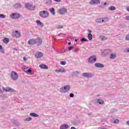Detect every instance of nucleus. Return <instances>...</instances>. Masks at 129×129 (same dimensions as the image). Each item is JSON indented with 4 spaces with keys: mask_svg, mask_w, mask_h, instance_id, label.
I'll return each mask as SVG.
<instances>
[{
    "mask_svg": "<svg viewBox=\"0 0 129 129\" xmlns=\"http://www.w3.org/2000/svg\"><path fill=\"white\" fill-rule=\"evenodd\" d=\"M49 11L50 12L51 14L53 15V16H55L56 13L55 12L54 8H51L50 9H49Z\"/></svg>",
    "mask_w": 129,
    "mask_h": 129,
    "instance_id": "aec40b11",
    "label": "nucleus"
},
{
    "mask_svg": "<svg viewBox=\"0 0 129 129\" xmlns=\"http://www.w3.org/2000/svg\"><path fill=\"white\" fill-rule=\"evenodd\" d=\"M115 7L113 6H111L109 8V10H110V11H115Z\"/></svg>",
    "mask_w": 129,
    "mask_h": 129,
    "instance_id": "c85d7f7f",
    "label": "nucleus"
},
{
    "mask_svg": "<svg viewBox=\"0 0 129 129\" xmlns=\"http://www.w3.org/2000/svg\"><path fill=\"white\" fill-rule=\"evenodd\" d=\"M46 4H47V5H51V4H52V1L49 0V1H47V2H46Z\"/></svg>",
    "mask_w": 129,
    "mask_h": 129,
    "instance_id": "2f4dec72",
    "label": "nucleus"
},
{
    "mask_svg": "<svg viewBox=\"0 0 129 129\" xmlns=\"http://www.w3.org/2000/svg\"><path fill=\"white\" fill-rule=\"evenodd\" d=\"M59 72H60L61 73H64V72H66V70H64V68L60 69H59Z\"/></svg>",
    "mask_w": 129,
    "mask_h": 129,
    "instance_id": "c756f323",
    "label": "nucleus"
},
{
    "mask_svg": "<svg viewBox=\"0 0 129 129\" xmlns=\"http://www.w3.org/2000/svg\"><path fill=\"white\" fill-rule=\"evenodd\" d=\"M30 115H31V116H34L35 117L39 116V115H37V114H36L35 113H31L30 114Z\"/></svg>",
    "mask_w": 129,
    "mask_h": 129,
    "instance_id": "bb28decb",
    "label": "nucleus"
},
{
    "mask_svg": "<svg viewBox=\"0 0 129 129\" xmlns=\"http://www.w3.org/2000/svg\"><path fill=\"white\" fill-rule=\"evenodd\" d=\"M3 42L5 44H8L10 42V39H9L8 38H6L3 39Z\"/></svg>",
    "mask_w": 129,
    "mask_h": 129,
    "instance_id": "4be33fe9",
    "label": "nucleus"
},
{
    "mask_svg": "<svg viewBox=\"0 0 129 129\" xmlns=\"http://www.w3.org/2000/svg\"><path fill=\"white\" fill-rule=\"evenodd\" d=\"M125 19L127 20V21H129V16H126Z\"/></svg>",
    "mask_w": 129,
    "mask_h": 129,
    "instance_id": "58836bf2",
    "label": "nucleus"
},
{
    "mask_svg": "<svg viewBox=\"0 0 129 129\" xmlns=\"http://www.w3.org/2000/svg\"><path fill=\"white\" fill-rule=\"evenodd\" d=\"M40 68L41 69H48V66L46 64H40L39 66Z\"/></svg>",
    "mask_w": 129,
    "mask_h": 129,
    "instance_id": "6ab92c4d",
    "label": "nucleus"
},
{
    "mask_svg": "<svg viewBox=\"0 0 129 129\" xmlns=\"http://www.w3.org/2000/svg\"><path fill=\"white\" fill-rule=\"evenodd\" d=\"M82 75H83V76H84V77H87V78H90L92 77V76H93V75H92V74L87 73H84L82 74Z\"/></svg>",
    "mask_w": 129,
    "mask_h": 129,
    "instance_id": "ddd939ff",
    "label": "nucleus"
},
{
    "mask_svg": "<svg viewBox=\"0 0 129 129\" xmlns=\"http://www.w3.org/2000/svg\"><path fill=\"white\" fill-rule=\"evenodd\" d=\"M70 97H74V94L71 93L70 95Z\"/></svg>",
    "mask_w": 129,
    "mask_h": 129,
    "instance_id": "4c0bfd02",
    "label": "nucleus"
},
{
    "mask_svg": "<svg viewBox=\"0 0 129 129\" xmlns=\"http://www.w3.org/2000/svg\"><path fill=\"white\" fill-rule=\"evenodd\" d=\"M71 129H76V128H75V127H71Z\"/></svg>",
    "mask_w": 129,
    "mask_h": 129,
    "instance_id": "8fccbe9b",
    "label": "nucleus"
},
{
    "mask_svg": "<svg viewBox=\"0 0 129 129\" xmlns=\"http://www.w3.org/2000/svg\"><path fill=\"white\" fill-rule=\"evenodd\" d=\"M70 90V86L66 85L60 89V92L62 93H66Z\"/></svg>",
    "mask_w": 129,
    "mask_h": 129,
    "instance_id": "f03ea898",
    "label": "nucleus"
},
{
    "mask_svg": "<svg viewBox=\"0 0 129 129\" xmlns=\"http://www.w3.org/2000/svg\"><path fill=\"white\" fill-rule=\"evenodd\" d=\"M104 6H106V3L105 2V3H104Z\"/></svg>",
    "mask_w": 129,
    "mask_h": 129,
    "instance_id": "5fc2aeb1",
    "label": "nucleus"
},
{
    "mask_svg": "<svg viewBox=\"0 0 129 129\" xmlns=\"http://www.w3.org/2000/svg\"><path fill=\"white\" fill-rule=\"evenodd\" d=\"M3 49V46L0 45V50Z\"/></svg>",
    "mask_w": 129,
    "mask_h": 129,
    "instance_id": "de8ad7c7",
    "label": "nucleus"
},
{
    "mask_svg": "<svg viewBox=\"0 0 129 129\" xmlns=\"http://www.w3.org/2000/svg\"><path fill=\"white\" fill-rule=\"evenodd\" d=\"M24 120H25L26 121H30L32 120V118L29 117L28 118H26V119H25Z\"/></svg>",
    "mask_w": 129,
    "mask_h": 129,
    "instance_id": "7c9ffc66",
    "label": "nucleus"
},
{
    "mask_svg": "<svg viewBox=\"0 0 129 129\" xmlns=\"http://www.w3.org/2000/svg\"><path fill=\"white\" fill-rule=\"evenodd\" d=\"M88 62L92 64V63H94L96 62V56L95 55H92L89 58Z\"/></svg>",
    "mask_w": 129,
    "mask_h": 129,
    "instance_id": "0eeeda50",
    "label": "nucleus"
},
{
    "mask_svg": "<svg viewBox=\"0 0 129 129\" xmlns=\"http://www.w3.org/2000/svg\"><path fill=\"white\" fill-rule=\"evenodd\" d=\"M126 124H128V125H129V120L126 121Z\"/></svg>",
    "mask_w": 129,
    "mask_h": 129,
    "instance_id": "09e8293b",
    "label": "nucleus"
},
{
    "mask_svg": "<svg viewBox=\"0 0 129 129\" xmlns=\"http://www.w3.org/2000/svg\"><path fill=\"white\" fill-rule=\"evenodd\" d=\"M0 18H3L4 19L6 18V15L4 14H0Z\"/></svg>",
    "mask_w": 129,
    "mask_h": 129,
    "instance_id": "f704fd0d",
    "label": "nucleus"
},
{
    "mask_svg": "<svg viewBox=\"0 0 129 129\" xmlns=\"http://www.w3.org/2000/svg\"><path fill=\"white\" fill-rule=\"evenodd\" d=\"M10 17L11 19H13V20H17L19 19V18H21V15L18 13H13Z\"/></svg>",
    "mask_w": 129,
    "mask_h": 129,
    "instance_id": "39448f33",
    "label": "nucleus"
},
{
    "mask_svg": "<svg viewBox=\"0 0 129 129\" xmlns=\"http://www.w3.org/2000/svg\"><path fill=\"white\" fill-rule=\"evenodd\" d=\"M1 53H5V51H4V50H2L1 51Z\"/></svg>",
    "mask_w": 129,
    "mask_h": 129,
    "instance_id": "3c124183",
    "label": "nucleus"
},
{
    "mask_svg": "<svg viewBox=\"0 0 129 129\" xmlns=\"http://www.w3.org/2000/svg\"><path fill=\"white\" fill-rule=\"evenodd\" d=\"M35 57L37 58H42V57H43V53L40 52H37L35 53Z\"/></svg>",
    "mask_w": 129,
    "mask_h": 129,
    "instance_id": "4468645a",
    "label": "nucleus"
},
{
    "mask_svg": "<svg viewBox=\"0 0 129 129\" xmlns=\"http://www.w3.org/2000/svg\"><path fill=\"white\" fill-rule=\"evenodd\" d=\"M36 23L38 25H39V26H41L42 27L44 26V24L40 21V20H37Z\"/></svg>",
    "mask_w": 129,
    "mask_h": 129,
    "instance_id": "393cba45",
    "label": "nucleus"
},
{
    "mask_svg": "<svg viewBox=\"0 0 129 129\" xmlns=\"http://www.w3.org/2000/svg\"><path fill=\"white\" fill-rule=\"evenodd\" d=\"M39 15L41 18L46 19L49 17V12L47 11H41L39 12Z\"/></svg>",
    "mask_w": 129,
    "mask_h": 129,
    "instance_id": "f257e3e1",
    "label": "nucleus"
},
{
    "mask_svg": "<svg viewBox=\"0 0 129 129\" xmlns=\"http://www.w3.org/2000/svg\"><path fill=\"white\" fill-rule=\"evenodd\" d=\"M56 3H61V0H54Z\"/></svg>",
    "mask_w": 129,
    "mask_h": 129,
    "instance_id": "79ce46f5",
    "label": "nucleus"
},
{
    "mask_svg": "<svg viewBox=\"0 0 129 129\" xmlns=\"http://www.w3.org/2000/svg\"><path fill=\"white\" fill-rule=\"evenodd\" d=\"M88 32L89 33V34H91V33H92V31H91L90 29H88Z\"/></svg>",
    "mask_w": 129,
    "mask_h": 129,
    "instance_id": "a19ab883",
    "label": "nucleus"
},
{
    "mask_svg": "<svg viewBox=\"0 0 129 129\" xmlns=\"http://www.w3.org/2000/svg\"><path fill=\"white\" fill-rule=\"evenodd\" d=\"M125 40L126 41H129V34H127L125 36Z\"/></svg>",
    "mask_w": 129,
    "mask_h": 129,
    "instance_id": "72a5a7b5",
    "label": "nucleus"
},
{
    "mask_svg": "<svg viewBox=\"0 0 129 129\" xmlns=\"http://www.w3.org/2000/svg\"><path fill=\"white\" fill-rule=\"evenodd\" d=\"M25 8L29 11H34V10H36V7L33 5H30V3H26Z\"/></svg>",
    "mask_w": 129,
    "mask_h": 129,
    "instance_id": "7ed1b4c3",
    "label": "nucleus"
},
{
    "mask_svg": "<svg viewBox=\"0 0 129 129\" xmlns=\"http://www.w3.org/2000/svg\"><path fill=\"white\" fill-rule=\"evenodd\" d=\"M58 29H63V26H58Z\"/></svg>",
    "mask_w": 129,
    "mask_h": 129,
    "instance_id": "37998d69",
    "label": "nucleus"
},
{
    "mask_svg": "<svg viewBox=\"0 0 129 129\" xmlns=\"http://www.w3.org/2000/svg\"><path fill=\"white\" fill-rule=\"evenodd\" d=\"M126 10H127V12H129V8H127L126 9Z\"/></svg>",
    "mask_w": 129,
    "mask_h": 129,
    "instance_id": "864d4df0",
    "label": "nucleus"
},
{
    "mask_svg": "<svg viewBox=\"0 0 129 129\" xmlns=\"http://www.w3.org/2000/svg\"><path fill=\"white\" fill-rule=\"evenodd\" d=\"M100 39L101 41H105V40H107V38L105 37L104 36H100Z\"/></svg>",
    "mask_w": 129,
    "mask_h": 129,
    "instance_id": "b1692460",
    "label": "nucleus"
},
{
    "mask_svg": "<svg viewBox=\"0 0 129 129\" xmlns=\"http://www.w3.org/2000/svg\"><path fill=\"white\" fill-rule=\"evenodd\" d=\"M24 71L26 72V73H31L32 71L31 70H27V69H24Z\"/></svg>",
    "mask_w": 129,
    "mask_h": 129,
    "instance_id": "cd10ccee",
    "label": "nucleus"
},
{
    "mask_svg": "<svg viewBox=\"0 0 129 129\" xmlns=\"http://www.w3.org/2000/svg\"><path fill=\"white\" fill-rule=\"evenodd\" d=\"M28 43L31 46L35 45V44H36V39H31L28 41Z\"/></svg>",
    "mask_w": 129,
    "mask_h": 129,
    "instance_id": "f8f14e48",
    "label": "nucleus"
},
{
    "mask_svg": "<svg viewBox=\"0 0 129 129\" xmlns=\"http://www.w3.org/2000/svg\"><path fill=\"white\" fill-rule=\"evenodd\" d=\"M14 50H15V51H18V49L17 48H14Z\"/></svg>",
    "mask_w": 129,
    "mask_h": 129,
    "instance_id": "603ef678",
    "label": "nucleus"
},
{
    "mask_svg": "<svg viewBox=\"0 0 129 129\" xmlns=\"http://www.w3.org/2000/svg\"><path fill=\"white\" fill-rule=\"evenodd\" d=\"M89 4L90 5H92V6H95L96 5H99L100 1L99 0H91Z\"/></svg>",
    "mask_w": 129,
    "mask_h": 129,
    "instance_id": "9d476101",
    "label": "nucleus"
},
{
    "mask_svg": "<svg viewBox=\"0 0 129 129\" xmlns=\"http://www.w3.org/2000/svg\"><path fill=\"white\" fill-rule=\"evenodd\" d=\"M75 41H76V42H77V41H78V39H75Z\"/></svg>",
    "mask_w": 129,
    "mask_h": 129,
    "instance_id": "4d7b16f0",
    "label": "nucleus"
},
{
    "mask_svg": "<svg viewBox=\"0 0 129 129\" xmlns=\"http://www.w3.org/2000/svg\"><path fill=\"white\" fill-rule=\"evenodd\" d=\"M55 72H60V70H55Z\"/></svg>",
    "mask_w": 129,
    "mask_h": 129,
    "instance_id": "c03bdc74",
    "label": "nucleus"
},
{
    "mask_svg": "<svg viewBox=\"0 0 129 129\" xmlns=\"http://www.w3.org/2000/svg\"><path fill=\"white\" fill-rule=\"evenodd\" d=\"M11 77L13 80H17L19 78V76L18 75V74L17 73L12 71L11 74Z\"/></svg>",
    "mask_w": 129,
    "mask_h": 129,
    "instance_id": "20e7f679",
    "label": "nucleus"
},
{
    "mask_svg": "<svg viewBox=\"0 0 129 129\" xmlns=\"http://www.w3.org/2000/svg\"><path fill=\"white\" fill-rule=\"evenodd\" d=\"M95 66L97 68H103L104 67V65H103V64L99 63H96L95 64Z\"/></svg>",
    "mask_w": 129,
    "mask_h": 129,
    "instance_id": "2eb2a0df",
    "label": "nucleus"
},
{
    "mask_svg": "<svg viewBox=\"0 0 129 129\" xmlns=\"http://www.w3.org/2000/svg\"><path fill=\"white\" fill-rule=\"evenodd\" d=\"M68 45H71V42H68Z\"/></svg>",
    "mask_w": 129,
    "mask_h": 129,
    "instance_id": "6e6d98bb",
    "label": "nucleus"
},
{
    "mask_svg": "<svg viewBox=\"0 0 129 129\" xmlns=\"http://www.w3.org/2000/svg\"><path fill=\"white\" fill-rule=\"evenodd\" d=\"M116 57V54L115 53H111L110 55V59H115Z\"/></svg>",
    "mask_w": 129,
    "mask_h": 129,
    "instance_id": "412c9836",
    "label": "nucleus"
},
{
    "mask_svg": "<svg viewBox=\"0 0 129 129\" xmlns=\"http://www.w3.org/2000/svg\"><path fill=\"white\" fill-rule=\"evenodd\" d=\"M109 21V19L107 17L102 18V23L104 24Z\"/></svg>",
    "mask_w": 129,
    "mask_h": 129,
    "instance_id": "f3484780",
    "label": "nucleus"
},
{
    "mask_svg": "<svg viewBox=\"0 0 129 129\" xmlns=\"http://www.w3.org/2000/svg\"><path fill=\"white\" fill-rule=\"evenodd\" d=\"M87 41H88V40L83 38L81 39V42H87Z\"/></svg>",
    "mask_w": 129,
    "mask_h": 129,
    "instance_id": "473e14b6",
    "label": "nucleus"
},
{
    "mask_svg": "<svg viewBox=\"0 0 129 129\" xmlns=\"http://www.w3.org/2000/svg\"><path fill=\"white\" fill-rule=\"evenodd\" d=\"M0 92H2V89H0Z\"/></svg>",
    "mask_w": 129,
    "mask_h": 129,
    "instance_id": "13d9d810",
    "label": "nucleus"
},
{
    "mask_svg": "<svg viewBox=\"0 0 129 129\" xmlns=\"http://www.w3.org/2000/svg\"><path fill=\"white\" fill-rule=\"evenodd\" d=\"M88 38L89 40H91L93 39L92 34H91V33H89L88 35Z\"/></svg>",
    "mask_w": 129,
    "mask_h": 129,
    "instance_id": "a878e982",
    "label": "nucleus"
},
{
    "mask_svg": "<svg viewBox=\"0 0 129 129\" xmlns=\"http://www.w3.org/2000/svg\"><path fill=\"white\" fill-rule=\"evenodd\" d=\"M73 49V47L70 46L69 47V51H70L71 50H72Z\"/></svg>",
    "mask_w": 129,
    "mask_h": 129,
    "instance_id": "ea45409f",
    "label": "nucleus"
},
{
    "mask_svg": "<svg viewBox=\"0 0 129 129\" xmlns=\"http://www.w3.org/2000/svg\"><path fill=\"white\" fill-rule=\"evenodd\" d=\"M119 122V120L117 119H116L115 120H114V123H118Z\"/></svg>",
    "mask_w": 129,
    "mask_h": 129,
    "instance_id": "c9c22d12",
    "label": "nucleus"
},
{
    "mask_svg": "<svg viewBox=\"0 0 129 129\" xmlns=\"http://www.w3.org/2000/svg\"><path fill=\"white\" fill-rule=\"evenodd\" d=\"M96 23H98V24H102V18H97L96 19Z\"/></svg>",
    "mask_w": 129,
    "mask_h": 129,
    "instance_id": "a211bd4d",
    "label": "nucleus"
},
{
    "mask_svg": "<svg viewBox=\"0 0 129 129\" xmlns=\"http://www.w3.org/2000/svg\"><path fill=\"white\" fill-rule=\"evenodd\" d=\"M0 87H1V85H0Z\"/></svg>",
    "mask_w": 129,
    "mask_h": 129,
    "instance_id": "052dcab7",
    "label": "nucleus"
},
{
    "mask_svg": "<svg viewBox=\"0 0 129 129\" xmlns=\"http://www.w3.org/2000/svg\"><path fill=\"white\" fill-rule=\"evenodd\" d=\"M125 52H127L128 53H129V48H127L126 51Z\"/></svg>",
    "mask_w": 129,
    "mask_h": 129,
    "instance_id": "a18cd8bd",
    "label": "nucleus"
},
{
    "mask_svg": "<svg viewBox=\"0 0 129 129\" xmlns=\"http://www.w3.org/2000/svg\"><path fill=\"white\" fill-rule=\"evenodd\" d=\"M3 91H6V92H15V91L14 90V89L10 87H3Z\"/></svg>",
    "mask_w": 129,
    "mask_h": 129,
    "instance_id": "1a4fd4ad",
    "label": "nucleus"
},
{
    "mask_svg": "<svg viewBox=\"0 0 129 129\" xmlns=\"http://www.w3.org/2000/svg\"><path fill=\"white\" fill-rule=\"evenodd\" d=\"M77 73H79L78 72H77Z\"/></svg>",
    "mask_w": 129,
    "mask_h": 129,
    "instance_id": "bf43d9fd",
    "label": "nucleus"
},
{
    "mask_svg": "<svg viewBox=\"0 0 129 129\" xmlns=\"http://www.w3.org/2000/svg\"><path fill=\"white\" fill-rule=\"evenodd\" d=\"M43 40L41 37H37V39H35V44H36L37 46H41Z\"/></svg>",
    "mask_w": 129,
    "mask_h": 129,
    "instance_id": "423d86ee",
    "label": "nucleus"
},
{
    "mask_svg": "<svg viewBox=\"0 0 129 129\" xmlns=\"http://www.w3.org/2000/svg\"><path fill=\"white\" fill-rule=\"evenodd\" d=\"M60 64L61 65H66V62L65 61H61Z\"/></svg>",
    "mask_w": 129,
    "mask_h": 129,
    "instance_id": "e433bc0d",
    "label": "nucleus"
},
{
    "mask_svg": "<svg viewBox=\"0 0 129 129\" xmlns=\"http://www.w3.org/2000/svg\"><path fill=\"white\" fill-rule=\"evenodd\" d=\"M67 9L65 8H60L58 10V13L60 15H65V14L67 13Z\"/></svg>",
    "mask_w": 129,
    "mask_h": 129,
    "instance_id": "6e6552de",
    "label": "nucleus"
},
{
    "mask_svg": "<svg viewBox=\"0 0 129 129\" xmlns=\"http://www.w3.org/2000/svg\"><path fill=\"white\" fill-rule=\"evenodd\" d=\"M23 60H24V61H27V58H26V57H23Z\"/></svg>",
    "mask_w": 129,
    "mask_h": 129,
    "instance_id": "49530a36",
    "label": "nucleus"
},
{
    "mask_svg": "<svg viewBox=\"0 0 129 129\" xmlns=\"http://www.w3.org/2000/svg\"><path fill=\"white\" fill-rule=\"evenodd\" d=\"M13 37L14 38H20L21 37V33L18 31H16L13 33Z\"/></svg>",
    "mask_w": 129,
    "mask_h": 129,
    "instance_id": "9b49d317",
    "label": "nucleus"
},
{
    "mask_svg": "<svg viewBox=\"0 0 129 129\" xmlns=\"http://www.w3.org/2000/svg\"><path fill=\"white\" fill-rule=\"evenodd\" d=\"M97 101L100 104H103L104 103V101L100 99H97Z\"/></svg>",
    "mask_w": 129,
    "mask_h": 129,
    "instance_id": "5701e85b",
    "label": "nucleus"
},
{
    "mask_svg": "<svg viewBox=\"0 0 129 129\" xmlns=\"http://www.w3.org/2000/svg\"><path fill=\"white\" fill-rule=\"evenodd\" d=\"M70 126H69L68 124H63L60 126V129H67L69 128Z\"/></svg>",
    "mask_w": 129,
    "mask_h": 129,
    "instance_id": "dca6fc26",
    "label": "nucleus"
}]
</instances>
